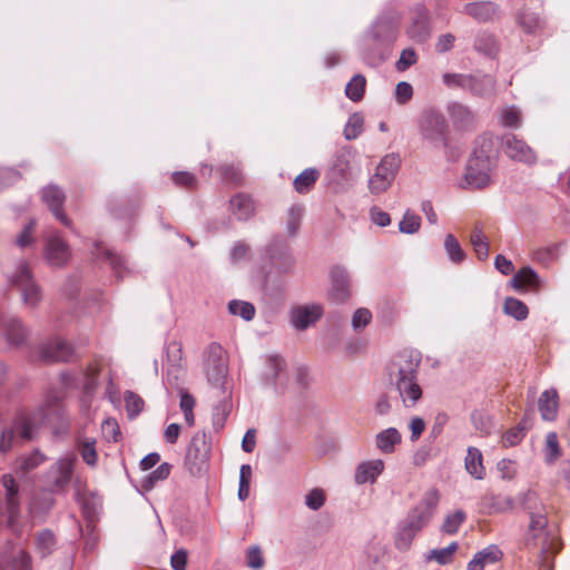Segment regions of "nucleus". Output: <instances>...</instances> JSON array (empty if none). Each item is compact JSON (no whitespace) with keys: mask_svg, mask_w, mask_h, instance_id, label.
Segmentation results:
<instances>
[{"mask_svg":"<svg viewBox=\"0 0 570 570\" xmlns=\"http://www.w3.org/2000/svg\"><path fill=\"white\" fill-rule=\"evenodd\" d=\"M65 421V409L60 403V396L56 392H50L37 411L18 416L12 426L2 430L0 452L6 453L11 449L16 435L28 441L33 439L40 426L55 423L62 425Z\"/></svg>","mask_w":570,"mask_h":570,"instance_id":"obj_1","label":"nucleus"},{"mask_svg":"<svg viewBox=\"0 0 570 570\" xmlns=\"http://www.w3.org/2000/svg\"><path fill=\"white\" fill-rule=\"evenodd\" d=\"M421 361L420 352L405 350L395 355L389 366L390 383L405 409L415 407L423 396V390L417 381Z\"/></svg>","mask_w":570,"mask_h":570,"instance_id":"obj_2","label":"nucleus"},{"mask_svg":"<svg viewBox=\"0 0 570 570\" xmlns=\"http://www.w3.org/2000/svg\"><path fill=\"white\" fill-rule=\"evenodd\" d=\"M439 491L434 488L424 492L421 500L409 510L395 528L394 546L399 551H407L415 537L429 525L439 505Z\"/></svg>","mask_w":570,"mask_h":570,"instance_id":"obj_3","label":"nucleus"},{"mask_svg":"<svg viewBox=\"0 0 570 570\" xmlns=\"http://www.w3.org/2000/svg\"><path fill=\"white\" fill-rule=\"evenodd\" d=\"M522 508L529 517V524L524 532L527 547L542 548L543 553L559 542L557 534L548 527L547 512L534 492H527L522 498Z\"/></svg>","mask_w":570,"mask_h":570,"instance_id":"obj_4","label":"nucleus"},{"mask_svg":"<svg viewBox=\"0 0 570 570\" xmlns=\"http://www.w3.org/2000/svg\"><path fill=\"white\" fill-rule=\"evenodd\" d=\"M397 37V20L393 16H380L371 26L366 33V41L373 49H366L363 52L364 60L372 66H376L386 60L389 49Z\"/></svg>","mask_w":570,"mask_h":570,"instance_id":"obj_5","label":"nucleus"},{"mask_svg":"<svg viewBox=\"0 0 570 570\" xmlns=\"http://www.w3.org/2000/svg\"><path fill=\"white\" fill-rule=\"evenodd\" d=\"M495 166L497 155L492 148V142L483 138L468 160L464 175L466 185L474 189L489 186Z\"/></svg>","mask_w":570,"mask_h":570,"instance_id":"obj_6","label":"nucleus"},{"mask_svg":"<svg viewBox=\"0 0 570 570\" xmlns=\"http://www.w3.org/2000/svg\"><path fill=\"white\" fill-rule=\"evenodd\" d=\"M7 283L19 292L21 303L26 308L36 309L42 302V287L27 261L21 259L16 264L14 268L7 274Z\"/></svg>","mask_w":570,"mask_h":570,"instance_id":"obj_7","label":"nucleus"},{"mask_svg":"<svg viewBox=\"0 0 570 570\" xmlns=\"http://www.w3.org/2000/svg\"><path fill=\"white\" fill-rule=\"evenodd\" d=\"M421 139L433 149L445 148L449 145V125L445 117L435 109L422 111L417 120Z\"/></svg>","mask_w":570,"mask_h":570,"instance_id":"obj_8","label":"nucleus"},{"mask_svg":"<svg viewBox=\"0 0 570 570\" xmlns=\"http://www.w3.org/2000/svg\"><path fill=\"white\" fill-rule=\"evenodd\" d=\"M401 167V157L396 153L385 155L368 179V188L372 194L385 191L393 183Z\"/></svg>","mask_w":570,"mask_h":570,"instance_id":"obj_9","label":"nucleus"},{"mask_svg":"<svg viewBox=\"0 0 570 570\" xmlns=\"http://www.w3.org/2000/svg\"><path fill=\"white\" fill-rule=\"evenodd\" d=\"M206 376L215 389H225L228 373L227 353L217 343H212L206 351Z\"/></svg>","mask_w":570,"mask_h":570,"instance_id":"obj_10","label":"nucleus"},{"mask_svg":"<svg viewBox=\"0 0 570 570\" xmlns=\"http://www.w3.org/2000/svg\"><path fill=\"white\" fill-rule=\"evenodd\" d=\"M209 452L210 449L206 442L205 433L196 434L191 438L185 456V465L191 474H200L206 469Z\"/></svg>","mask_w":570,"mask_h":570,"instance_id":"obj_11","label":"nucleus"},{"mask_svg":"<svg viewBox=\"0 0 570 570\" xmlns=\"http://www.w3.org/2000/svg\"><path fill=\"white\" fill-rule=\"evenodd\" d=\"M76 461L75 454H67L50 466L47 473L50 491L61 492L67 489L72 479Z\"/></svg>","mask_w":570,"mask_h":570,"instance_id":"obj_12","label":"nucleus"},{"mask_svg":"<svg viewBox=\"0 0 570 570\" xmlns=\"http://www.w3.org/2000/svg\"><path fill=\"white\" fill-rule=\"evenodd\" d=\"M29 336V328L23 321L13 314L0 313V338L10 346L23 345Z\"/></svg>","mask_w":570,"mask_h":570,"instance_id":"obj_13","label":"nucleus"},{"mask_svg":"<svg viewBox=\"0 0 570 570\" xmlns=\"http://www.w3.org/2000/svg\"><path fill=\"white\" fill-rule=\"evenodd\" d=\"M43 258L53 268L65 267L69 263L71 248L57 232L45 239Z\"/></svg>","mask_w":570,"mask_h":570,"instance_id":"obj_14","label":"nucleus"},{"mask_svg":"<svg viewBox=\"0 0 570 570\" xmlns=\"http://www.w3.org/2000/svg\"><path fill=\"white\" fill-rule=\"evenodd\" d=\"M285 365V361L278 355L266 357V366L263 371L262 380L265 385L272 386L276 393H282L288 382Z\"/></svg>","mask_w":570,"mask_h":570,"instance_id":"obj_15","label":"nucleus"},{"mask_svg":"<svg viewBox=\"0 0 570 570\" xmlns=\"http://www.w3.org/2000/svg\"><path fill=\"white\" fill-rule=\"evenodd\" d=\"M41 198L53 216L66 227L72 228L71 219L63 212L66 195L63 190L53 184L42 188Z\"/></svg>","mask_w":570,"mask_h":570,"instance_id":"obj_16","label":"nucleus"},{"mask_svg":"<svg viewBox=\"0 0 570 570\" xmlns=\"http://www.w3.org/2000/svg\"><path fill=\"white\" fill-rule=\"evenodd\" d=\"M502 147L504 153L512 159L534 164L537 155L534 150L523 140L513 134H507L502 137Z\"/></svg>","mask_w":570,"mask_h":570,"instance_id":"obj_17","label":"nucleus"},{"mask_svg":"<svg viewBox=\"0 0 570 570\" xmlns=\"http://www.w3.org/2000/svg\"><path fill=\"white\" fill-rule=\"evenodd\" d=\"M4 488L6 510L8 524L13 528L20 513L19 485L11 474H3L1 478Z\"/></svg>","mask_w":570,"mask_h":570,"instance_id":"obj_18","label":"nucleus"},{"mask_svg":"<svg viewBox=\"0 0 570 570\" xmlns=\"http://www.w3.org/2000/svg\"><path fill=\"white\" fill-rule=\"evenodd\" d=\"M72 353V346L62 338H53L39 346V356L45 362H67Z\"/></svg>","mask_w":570,"mask_h":570,"instance_id":"obj_19","label":"nucleus"},{"mask_svg":"<svg viewBox=\"0 0 570 570\" xmlns=\"http://www.w3.org/2000/svg\"><path fill=\"white\" fill-rule=\"evenodd\" d=\"M323 315V307L320 304L299 305L291 312V323L299 331H304L315 324Z\"/></svg>","mask_w":570,"mask_h":570,"instance_id":"obj_20","label":"nucleus"},{"mask_svg":"<svg viewBox=\"0 0 570 570\" xmlns=\"http://www.w3.org/2000/svg\"><path fill=\"white\" fill-rule=\"evenodd\" d=\"M331 281L330 299L335 303L346 302L351 296L347 271L343 266H334L331 271Z\"/></svg>","mask_w":570,"mask_h":570,"instance_id":"obj_21","label":"nucleus"},{"mask_svg":"<svg viewBox=\"0 0 570 570\" xmlns=\"http://www.w3.org/2000/svg\"><path fill=\"white\" fill-rule=\"evenodd\" d=\"M431 33L430 16L425 7L419 6L414 11L407 35L416 42H424Z\"/></svg>","mask_w":570,"mask_h":570,"instance_id":"obj_22","label":"nucleus"},{"mask_svg":"<svg viewBox=\"0 0 570 570\" xmlns=\"http://www.w3.org/2000/svg\"><path fill=\"white\" fill-rule=\"evenodd\" d=\"M384 468V461L381 459L358 463L354 472L355 484L363 485L365 483H375L377 478L383 473Z\"/></svg>","mask_w":570,"mask_h":570,"instance_id":"obj_23","label":"nucleus"},{"mask_svg":"<svg viewBox=\"0 0 570 570\" xmlns=\"http://www.w3.org/2000/svg\"><path fill=\"white\" fill-rule=\"evenodd\" d=\"M446 111L455 128L468 130L474 127L476 121L475 114L468 106L452 101L448 104Z\"/></svg>","mask_w":570,"mask_h":570,"instance_id":"obj_24","label":"nucleus"},{"mask_svg":"<svg viewBox=\"0 0 570 570\" xmlns=\"http://www.w3.org/2000/svg\"><path fill=\"white\" fill-rule=\"evenodd\" d=\"M95 247L97 249L96 256L98 258H106L109 262L110 267L117 278L122 279L132 273V269L129 266V262L126 257L112 252L111 249L101 248L99 243H96Z\"/></svg>","mask_w":570,"mask_h":570,"instance_id":"obj_25","label":"nucleus"},{"mask_svg":"<svg viewBox=\"0 0 570 570\" xmlns=\"http://www.w3.org/2000/svg\"><path fill=\"white\" fill-rule=\"evenodd\" d=\"M499 6L493 1L469 2L464 6L463 12L479 22H487L499 14Z\"/></svg>","mask_w":570,"mask_h":570,"instance_id":"obj_26","label":"nucleus"},{"mask_svg":"<svg viewBox=\"0 0 570 570\" xmlns=\"http://www.w3.org/2000/svg\"><path fill=\"white\" fill-rule=\"evenodd\" d=\"M503 557V552L495 544H490L476 552L473 558L469 561L468 570H484L485 566L494 564L500 561Z\"/></svg>","mask_w":570,"mask_h":570,"instance_id":"obj_27","label":"nucleus"},{"mask_svg":"<svg viewBox=\"0 0 570 570\" xmlns=\"http://www.w3.org/2000/svg\"><path fill=\"white\" fill-rule=\"evenodd\" d=\"M538 409L543 421H554L559 409L558 391L556 389L543 391L538 400Z\"/></svg>","mask_w":570,"mask_h":570,"instance_id":"obj_28","label":"nucleus"},{"mask_svg":"<svg viewBox=\"0 0 570 570\" xmlns=\"http://www.w3.org/2000/svg\"><path fill=\"white\" fill-rule=\"evenodd\" d=\"M351 160L352 153L347 148L337 150L334 155L333 164L331 166V176L333 179L346 181L351 175Z\"/></svg>","mask_w":570,"mask_h":570,"instance_id":"obj_29","label":"nucleus"},{"mask_svg":"<svg viewBox=\"0 0 570 570\" xmlns=\"http://www.w3.org/2000/svg\"><path fill=\"white\" fill-rule=\"evenodd\" d=\"M468 91L474 96L487 97L491 96L495 89V80L492 76L483 73H469Z\"/></svg>","mask_w":570,"mask_h":570,"instance_id":"obj_30","label":"nucleus"},{"mask_svg":"<svg viewBox=\"0 0 570 570\" xmlns=\"http://www.w3.org/2000/svg\"><path fill=\"white\" fill-rule=\"evenodd\" d=\"M230 210L238 220H248L255 214L253 198L244 193H238L229 200Z\"/></svg>","mask_w":570,"mask_h":570,"instance_id":"obj_31","label":"nucleus"},{"mask_svg":"<svg viewBox=\"0 0 570 570\" xmlns=\"http://www.w3.org/2000/svg\"><path fill=\"white\" fill-rule=\"evenodd\" d=\"M510 284L518 291L524 289L525 287L538 289L542 284V279L532 267L524 266L513 275Z\"/></svg>","mask_w":570,"mask_h":570,"instance_id":"obj_32","label":"nucleus"},{"mask_svg":"<svg viewBox=\"0 0 570 570\" xmlns=\"http://www.w3.org/2000/svg\"><path fill=\"white\" fill-rule=\"evenodd\" d=\"M402 442V435L395 428H387L375 436V445L379 451L391 454L395 451V446Z\"/></svg>","mask_w":570,"mask_h":570,"instance_id":"obj_33","label":"nucleus"},{"mask_svg":"<svg viewBox=\"0 0 570 570\" xmlns=\"http://www.w3.org/2000/svg\"><path fill=\"white\" fill-rule=\"evenodd\" d=\"M466 472L475 480H483L485 469L483 466V456L478 448L470 446L464 461Z\"/></svg>","mask_w":570,"mask_h":570,"instance_id":"obj_34","label":"nucleus"},{"mask_svg":"<svg viewBox=\"0 0 570 570\" xmlns=\"http://www.w3.org/2000/svg\"><path fill=\"white\" fill-rule=\"evenodd\" d=\"M98 375H99V366L97 364H91L87 367V370L82 373V391H83V403H89L91 397L95 395L98 389Z\"/></svg>","mask_w":570,"mask_h":570,"instance_id":"obj_35","label":"nucleus"},{"mask_svg":"<svg viewBox=\"0 0 570 570\" xmlns=\"http://www.w3.org/2000/svg\"><path fill=\"white\" fill-rule=\"evenodd\" d=\"M291 248L288 244L279 236H274L269 239L263 249V257L269 263L285 255Z\"/></svg>","mask_w":570,"mask_h":570,"instance_id":"obj_36","label":"nucleus"},{"mask_svg":"<svg viewBox=\"0 0 570 570\" xmlns=\"http://www.w3.org/2000/svg\"><path fill=\"white\" fill-rule=\"evenodd\" d=\"M499 121L503 127L517 129L522 125L521 110L515 106H505L499 111Z\"/></svg>","mask_w":570,"mask_h":570,"instance_id":"obj_37","label":"nucleus"},{"mask_svg":"<svg viewBox=\"0 0 570 570\" xmlns=\"http://www.w3.org/2000/svg\"><path fill=\"white\" fill-rule=\"evenodd\" d=\"M218 390L222 391L223 396L214 407L213 421H214V425L223 426L227 415L230 412V407H232L230 400H229L230 393L227 391V387L218 389Z\"/></svg>","mask_w":570,"mask_h":570,"instance_id":"obj_38","label":"nucleus"},{"mask_svg":"<svg viewBox=\"0 0 570 570\" xmlns=\"http://www.w3.org/2000/svg\"><path fill=\"white\" fill-rule=\"evenodd\" d=\"M470 243L480 261H485L489 256V242L480 227H474L470 235Z\"/></svg>","mask_w":570,"mask_h":570,"instance_id":"obj_39","label":"nucleus"},{"mask_svg":"<svg viewBox=\"0 0 570 570\" xmlns=\"http://www.w3.org/2000/svg\"><path fill=\"white\" fill-rule=\"evenodd\" d=\"M46 461V455L39 450H33L29 454H23L17 460V470L27 473Z\"/></svg>","mask_w":570,"mask_h":570,"instance_id":"obj_40","label":"nucleus"},{"mask_svg":"<svg viewBox=\"0 0 570 570\" xmlns=\"http://www.w3.org/2000/svg\"><path fill=\"white\" fill-rule=\"evenodd\" d=\"M503 312L517 321H524L529 314L528 306L515 297L504 299Z\"/></svg>","mask_w":570,"mask_h":570,"instance_id":"obj_41","label":"nucleus"},{"mask_svg":"<svg viewBox=\"0 0 570 570\" xmlns=\"http://www.w3.org/2000/svg\"><path fill=\"white\" fill-rule=\"evenodd\" d=\"M320 173L315 168H306L294 179V188L299 194L308 191L316 183Z\"/></svg>","mask_w":570,"mask_h":570,"instance_id":"obj_42","label":"nucleus"},{"mask_svg":"<svg viewBox=\"0 0 570 570\" xmlns=\"http://www.w3.org/2000/svg\"><path fill=\"white\" fill-rule=\"evenodd\" d=\"M366 79L363 75H355L345 87V95L354 102L360 101L364 97Z\"/></svg>","mask_w":570,"mask_h":570,"instance_id":"obj_43","label":"nucleus"},{"mask_svg":"<svg viewBox=\"0 0 570 570\" xmlns=\"http://www.w3.org/2000/svg\"><path fill=\"white\" fill-rule=\"evenodd\" d=\"M444 249L449 259L454 264L462 263L466 254L461 247L459 240L455 238L453 234H448L444 238Z\"/></svg>","mask_w":570,"mask_h":570,"instance_id":"obj_44","label":"nucleus"},{"mask_svg":"<svg viewBox=\"0 0 570 570\" xmlns=\"http://www.w3.org/2000/svg\"><path fill=\"white\" fill-rule=\"evenodd\" d=\"M56 538L51 530L45 529L40 531L36 537V548L38 553L42 557H47L55 550Z\"/></svg>","mask_w":570,"mask_h":570,"instance_id":"obj_45","label":"nucleus"},{"mask_svg":"<svg viewBox=\"0 0 570 570\" xmlns=\"http://www.w3.org/2000/svg\"><path fill=\"white\" fill-rule=\"evenodd\" d=\"M466 520V514L463 510L459 509L445 515L441 525V531L446 534H455L462 523Z\"/></svg>","mask_w":570,"mask_h":570,"instance_id":"obj_46","label":"nucleus"},{"mask_svg":"<svg viewBox=\"0 0 570 570\" xmlns=\"http://www.w3.org/2000/svg\"><path fill=\"white\" fill-rule=\"evenodd\" d=\"M364 117L360 112L351 115L344 126V137L346 140L356 139L363 131Z\"/></svg>","mask_w":570,"mask_h":570,"instance_id":"obj_47","label":"nucleus"},{"mask_svg":"<svg viewBox=\"0 0 570 570\" xmlns=\"http://www.w3.org/2000/svg\"><path fill=\"white\" fill-rule=\"evenodd\" d=\"M228 312L233 315L240 316L246 322L252 321L255 316L254 305L245 301H230L228 303Z\"/></svg>","mask_w":570,"mask_h":570,"instance_id":"obj_48","label":"nucleus"},{"mask_svg":"<svg viewBox=\"0 0 570 570\" xmlns=\"http://www.w3.org/2000/svg\"><path fill=\"white\" fill-rule=\"evenodd\" d=\"M518 23L528 33H535L542 26L539 16L528 10H523L518 14Z\"/></svg>","mask_w":570,"mask_h":570,"instance_id":"obj_49","label":"nucleus"},{"mask_svg":"<svg viewBox=\"0 0 570 570\" xmlns=\"http://www.w3.org/2000/svg\"><path fill=\"white\" fill-rule=\"evenodd\" d=\"M36 224V219H30L17 235L14 243L19 248L26 249L36 245V237L33 236Z\"/></svg>","mask_w":570,"mask_h":570,"instance_id":"obj_50","label":"nucleus"},{"mask_svg":"<svg viewBox=\"0 0 570 570\" xmlns=\"http://www.w3.org/2000/svg\"><path fill=\"white\" fill-rule=\"evenodd\" d=\"M528 428L529 426L527 425V417L524 416L515 428H512L504 433V435L502 436L503 445L514 446L519 444L523 440Z\"/></svg>","mask_w":570,"mask_h":570,"instance_id":"obj_51","label":"nucleus"},{"mask_svg":"<svg viewBox=\"0 0 570 570\" xmlns=\"http://www.w3.org/2000/svg\"><path fill=\"white\" fill-rule=\"evenodd\" d=\"M124 400L129 419L137 417L144 410V400L132 391H126Z\"/></svg>","mask_w":570,"mask_h":570,"instance_id":"obj_52","label":"nucleus"},{"mask_svg":"<svg viewBox=\"0 0 570 570\" xmlns=\"http://www.w3.org/2000/svg\"><path fill=\"white\" fill-rule=\"evenodd\" d=\"M458 549V543L452 542L445 548L433 549L426 556L428 560H435L439 564H448L452 561L453 554Z\"/></svg>","mask_w":570,"mask_h":570,"instance_id":"obj_53","label":"nucleus"},{"mask_svg":"<svg viewBox=\"0 0 570 570\" xmlns=\"http://www.w3.org/2000/svg\"><path fill=\"white\" fill-rule=\"evenodd\" d=\"M471 421L473 426L481 433V434H490L493 424L491 421V416L485 413L484 411L475 410L471 414Z\"/></svg>","mask_w":570,"mask_h":570,"instance_id":"obj_54","label":"nucleus"},{"mask_svg":"<svg viewBox=\"0 0 570 570\" xmlns=\"http://www.w3.org/2000/svg\"><path fill=\"white\" fill-rule=\"evenodd\" d=\"M474 48L484 55H492L497 50L495 38L491 33L480 32L475 37Z\"/></svg>","mask_w":570,"mask_h":570,"instance_id":"obj_55","label":"nucleus"},{"mask_svg":"<svg viewBox=\"0 0 570 570\" xmlns=\"http://www.w3.org/2000/svg\"><path fill=\"white\" fill-rule=\"evenodd\" d=\"M421 227V218L419 215L412 213L411 210H406L403 215V218L401 219L399 224V229L403 234H415L419 232Z\"/></svg>","mask_w":570,"mask_h":570,"instance_id":"obj_56","label":"nucleus"},{"mask_svg":"<svg viewBox=\"0 0 570 570\" xmlns=\"http://www.w3.org/2000/svg\"><path fill=\"white\" fill-rule=\"evenodd\" d=\"M171 466L169 463H161L158 468L153 471L142 483V487L147 490L154 488L156 482L166 480L170 474Z\"/></svg>","mask_w":570,"mask_h":570,"instance_id":"obj_57","label":"nucleus"},{"mask_svg":"<svg viewBox=\"0 0 570 570\" xmlns=\"http://www.w3.org/2000/svg\"><path fill=\"white\" fill-rule=\"evenodd\" d=\"M80 455L86 464L96 466L98 454L96 450V440H87L79 445Z\"/></svg>","mask_w":570,"mask_h":570,"instance_id":"obj_58","label":"nucleus"},{"mask_svg":"<svg viewBox=\"0 0 570 570\" xmlns=\"http://www.w3.org/2000/svg\"><path fill=\"white\" fill-rule=\"evenodd\" d=\"M271 265L276 271L277 274H291L295 267V258L292 255V252L289 250L285 255L279 256V258L273 261Z\"/></svg>","mask_w":570,"mask_h":570,"instance_id":"obj_59","label":"nucleus"},{"mask_svg":"<svg viewBox=\"0 0 570 570\" xmlns=\"http://www.w3.org/2000/svg\"><path fill=\"white\" fill-rule=\"evenodd\" d=\"M303 212V207L299 205H293L288 209L286 228L289 236H294L299 229Z\"/></svg>","mask_w":570,"mask_h":570,"instance_id":"obj_60","label":"nucleus"},{"mask_svg":"<svg viewBox=\"0 0 570 570\" xmlns=\"http://www.w3.org/2000/svg\"><path fill=\"white\" fill-rule=\"evenodd\" d=\"M442 81L449 88H460L465 90L469 85V73L446 72L442 76Z\"/></svg>","mask_w":570,"mask_h":570,"instance_id":"obj_61","label":"nucleus"},{"mask_svg":"<svg viewBox=\"0 0 570 570\" xmlns=\"http://www.w3.org/2000/svg\"><path fill=\"white\" fill-rule=\"evenodd\" d=\"M558 246L552 244L550 246L539 248L533 253V259L541 265H549L557 258Z\"/></svg>","mask_w":570,"mask_h":570,"instance_id":"obj_62","label":"nucleus"},{"mask_svg":"<svg viewBox=\"0 0 570 570\" xmlns=\"http://www.w3.org/2000/svg\"><path fill=\"white\" fill-rule=\"evenodd\" d=\"M417 62V55L413 48L404 49L399 60L395 62V68L397 71H405Z\"/></svg>","mask_w":570,"mask_h":570,"instance_id":"obj_63","label":"nucleus"},{"mask_svg":"<svg viewBox=\"0 0 570 570\" xmlns=\"http://www.w3.org/2000/svg\"><path fill=\"white\" fill-rule=\"evenodd\" d=\"M325 503V494L321 489H313L305 495V504L313 511L320 510Z\"/></svg>","mask_w":570,"mask_h":570,"instance_id":"obj_64","label":"nucleus"}]
</instances>
